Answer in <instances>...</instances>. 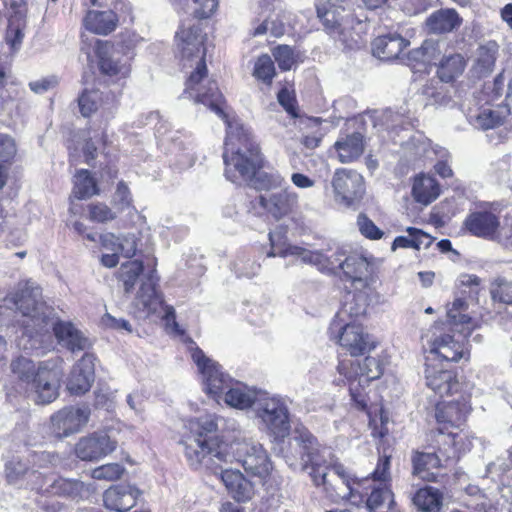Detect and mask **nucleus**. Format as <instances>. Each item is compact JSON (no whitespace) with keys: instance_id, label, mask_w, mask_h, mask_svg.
I'll list each match as a JSON object with an SVG mask.
<instances>
[{"instance_id":"obj_26","label":"nucleus","mask_w":512,"mask_h":512,"mask_svg":"<svg viewBox=\"0 0 512 512\" xmlns=\"http://www.w3.org/2000/svg\"><path fill=\"white\" fill-rule=\"evenodd\" d=\"M5 5L13 10V14L9 17L5 39L11 50H15L20 46L24 37L26 9L23 0H5Z\"/></svg>"},{"instance_id":"obj_58","label":"nucleus","mask_w":512,"mask_h":512,"mask_svg":"<svg viewBox=\"0 0 512 512\" xmlns=\"http://www.w3.org/2000/svg\"><path fill=\"white\" fill-rule=\"evenodd\" d=\"M123 467L118 463H110L100 467L95 468L92 471V478L98 480H108L113 481L117 480L123 474Z\"/></svg>"},{"instance_id":"obj_41","label":"nucleus","mask_w":512,"mask_h":512,"mask_svg":"<svg viewBox=\"0 0 512 512\" xmlns=\"http://www.w3.org/2000/svg\"><path fill=\"white\" fill-rule=\"evenodd\" d=\"M426 25L433 33H446L459 25V17L453 9H442L431 14L426 20Z\"/></svg>"},{"instance_id":"obj_34","label":"nucleus","mask_w":512,"mask_h":512,"mask_svg":"<svg viewBox=\"0 0 512 512\" xmlns=\"http://www.w3.org/2000/svg\"><path fill=\"white\" fill-rule=\"evenodd\" d=\"M413 475L427 482H435L437 474L433 469L441 465L440 456L436 453L415 452L412 456Z\"/></svg>"},{"instance_id":"obj_60","label":"nucleus","mask_w":512,"mask_h":512,"mask_svg":"<svg viewBox=\"0 0 512 512\" xmlns=\"http://www.w3.org/2000/svg\"><path fill=\"white\" fill-rule=\"evenodd\" d=\"M194 8L192 14L199 19L209 18L218 7V0H192Z\"/></svg>"},{"instance_id":"obj_10","label":"nucleus","mask_w":512,"mask_h":512,"mask_svg":"<svg viewBox=\"0 0 512 512\" xmlns=\"http://www.w3.org/2000/svg\"><path fill=\"white\" fill-rule=\"evenodd\" d=\"M95 52L99 61L100 71L117 79L127 78L131 73L132 51H124L122 45H114L108 41H96Z\"/></svg>"},{"instance_id":"obj_4","label":"nucleus","mask_w":512,"mask_h":512,"mask_svg":"<svg viewBox=\"0 0 512 512\" xmlns=\"http://www.w3.org/2000/svg\"><path fill=\"white\" fill-rule=\"evenodd\" d=\"M221 117L227 124L223 160L227 180L237 185L250 183L263 167V155L254 136L239 120Z\"/></svg>"},{"instance_id":"obj_30","label":"nucleus","mask_w":512,"mask_h":512,"mask_svg":"<svg viewBox=\"0 0 512 512\" xmlns=\"http://www.w3.org/2000/svg\"><path fill=\"white\" fill-rule=\"evenodd\" d=\"M409 44L398 34H388L377 37L372 43L373 55L382 60H393L399 57Z\"/></svg>"},{"instance_id":"obj_23","label":"nucleus","mask_w":512,"mask_h":512,"mask_svg":"<svg viewBox=\"0 0 512 512\" xmlns=\"http://www.w3.org/2000/svg\"><path fill=\"white\" fill-rule=\"evenodd\" d=\"M297 202L298 195L286 186L277 192L267 193L259 197L260 206L276 219L292 212Z\"/></svg>"},{"instance_id":"obj_43","label":"nucleus","mask_w":512,"mask_h":512,"mask_svg":"<svg viewBox=\"0 0 512 512\" xmlns=\"http://www.w3.org/2000/svg\"><path fill=\"white\" fill-rule=\"evenodd\" d=\"M406 231L408 236H398L395 238L392 243V250L397 248H428L433 242L432 237L420 229L408 227Z\"/></svg>"},{"instance_id":"obj_17","label":"nucleus","mask_w":512,"mask_h":512,"mask_svg":"<svg viewBox=\"0 0 512 512\" xmlns=\"http://www.w3.org/2000/svg\"><path fill=\"white\" fill-rule=\"evenodd\" d=\"M117 442L103 432L84 437L76 444L75 453L84 461H96L116 449Z\"/></svg>"},{"instance_id":"obj_19","label":"nucleus","mask_w":512,"mask_h":512,"mask_svg":"<svg viewBox=\"0 0 512 512\" xmlns=\"http://www.w3.org/2000/svg\"><path fill=\"white\" fill-rule=\"evenodd\" d=\"M424 377L426 386L439 397L458 391L459 383L455 374L437 363H426Z\"/></svg>"},{"instance_id":"obj_20","label":"nucleus","mask_w":512,"mask_h":512,"mask_svg":"<svg viewBox=\"0 0 512 512\" xmlns=\"http://www.w3.org/2000/svg\"><path fill=\"white\" fill-rule=\"evenodd\" d=\"M95 356L85 353L73 366L67 388L72 394L80 395L90 390L95 380Z\"/></svg>"},{"instance_id":"obj_45","label":"nucleus","mask_w":512,"mask_h":512,"mask_svg":"<svg viewBox=\"0 0 512 512\" xmlns=\"http://www.w3.org/2000/svg\"><path fill=\"white\" fill-rule=\"evenodd\" d=\"M465 66L466 62L462 55L452 54L441 60L437 74L441 81L450 82L463 73Z\"/></svg>"},{"instance_id":"obj_40","label":"nucleus","mask_w":512,"mask_h":512,"mask_svg":"<svg viewBox=\"0 0 512 512\" xmlns=\"http://www.w3.org/2000/svg\"><path fill=\"white\" fill-rule=\"evenodd\" d=\"M446 430L439 429L440 439L437 440L439 444L449 446L450 448H439V453L446 459H454L459 454L466 452L470 449V442L466 441L465 436L461 433H453Z\"/></svg>"},{"instance_id":"obj_42","label":"nucleus","mask_w":512,"mask_h":512,"mask_svg":"<svg viewBox=\"0 0 512 512\" xmlns=\"http://www.w3.org/2000/svg\"><path fill=\"white\" fill-rule=\"evenodd\" d=\"M413 504L421 512H439L442 507V494L438 489L427 486L419 489L412 498Z\"/></svg>"},{"instance_id":"obj_51","label":"nucleus","mask_w":512,"mask_h":512,"mask_svg":"<svg viewBox=\"0 0 512 512\" xmlns=\"http://www.w3.org/2000/svg\"><path fill=\"white\" fill-rule=\"evenodd\" d=\"M142 271L143 264L138 260L128 261L121 265L118 272L119 279L123 282L126 293L131 292Z\"/></svg>"},{"instance_id":"obj_55","label":"nucleus","mask_w":512,"mask_h":512,"mask_svg":"<svg viewBox=\"0 0 512 512\" xmlns=\"http://www.w3.org/2000/svg\"><path fill=\"white\" fill-rule=\"evenodd\" d=\"M436 50V43L432 40H426L421 47L409 52L408 60L424 65L430 64L434 59Z\"/></svg>"},{"instance_id":"obj_31","label":"nucleus","mask_w":512,"mask_h":512,"mask_svg":"<svg viewBox=\"0 0 512 512\" xmlns=\"http://www.w3.org/2000/svg\"><path fill=\"white\" fill-rule=\"evenodd\" d=\"M225 394L224 401L230 407L244 410L249 407H255L260 395L254 390L240 383H233L231 379L230 386L223 392Z\"/></svg>"},{"instance_id":"obj_3","label":"nucleus","mask_w":512,"mask_h":512,"mask_svg":"<svg viewBox=\"0 0 512 512\" xmlns=\"http://www.w3.org/2000/svg\"><path fill=\"white\" fill-rule=\"evenodd\" d=\"M295 440L301 446L302 470L308 472L317 486H323L329 493L341 499H347L354 506L363 505L360 492V480L352 478L340 463L328 464L325 450L320 448L317 439L307 430L297 431Z\"/></svg>"},{"instance_id":"obj_61","label":"nucleus","mask_w":512,"mask_h":512,"mask_svg":"<svg viewBox=\"0 0 512 512\" xmlns=\"http://www.w3.org/2000/svg\"><path fill=\"white\" fill-rule=\"evenodd\" d=\"M357 225L361 234L366 238L376 240L383 236V232L366 215L358 216Z\"/></svg>"},{"instance_id":"obj_52","label":"nucleus","mask_w":512,"mask_h":512,"mask_svg":"<svg viewBox=\"0 0 512 512\" xmlns=\"http://www.w3.org/2000/svg\"><path fill=\"white\" fill-rule=\"evenodd\" d=\"M250 183H252L257 189L267 191L278 188L281 189L286 184L284 177L281 176L279 172H260V170Z\"/></svg>"},{"instance_id":"obj_12","label":"nucleus","mask_w":512,"mask_h":512,"mask_svg":"<svg viewBox=\"0 0 512 512\" xmlns=\"http://www.w3.org/2000/svg\"><path fill=\"white\" fill-rule=\"evenodd\" d=\"M332 187L336 201L347 207L359 201L365 192L362 175L355 170L344 168L335 171Z\"/></svg>"},{"instance_id":"obj_1","label":"nucleus","mask_w":512,"mask_h":512,"mask_svg":"<svg viewBox=\"0 0 512 512\" xmlns=\"http://www.w3.org/2000/svg\"><path fill=\"white\" fill-rule=\"evenodd\" d=\"M189 434L182 441L185 456L190 466L198 468L209 457L219 463H240L244 470L254 476L264 478L272 467L268 454L257 441L238 437L230 443L220 441L216 436L217 417L205 415L188 423Z\"/></svg>"},{"instance_id":"obj_57","label":"nucleus","mask_w":512,"mask_h":512,"mask_svg":"<svg viewBox=\"0 0 512 512\" xmlns=\"http://www.w3.org/2000/svg\"><path fill=\"white\" fill-rule=\"evenodd\" d=\"M272 55L281 70H290L295 63L294 52L288 45H279L275 47L272 50Z\"/></svg>"},{"instance_id":"obj_7","label":"nucleus","mask_w":512,"mask_h":512,"mask_svg":"<svg viewBox=\"0 0 512 512\" xmlns=\"http://www.w3.org/2000/svg\"><path fill=\"white\" fill-rule=\"evenodd\" d=\"M6 302L12 303L17 310L25 317H28L31 323L25 324V333H32L29 328L35 329V333L45 336L49 330V318L51 310L42 301L41 288L31 281L20 282L15 292L10 293ZM33 337L32 334H29Z\"/></svg>"},{"instance_id":"obj_32","label":"nucleus","mask_w":512,"mask_h":512,"mask_svg":"<svg viewBox=\"0 0 512 512\" xmlns=\"http://www.w3.org/2000/svg\"><path fill=\"white\" fill-rule=\"evenodd\" d=\"M469 232L479 237H491L499 227L498 218L491 212H474L465 220Z\"/></svg>"},{"instance_id":"obj_25","label":"nucleus","mask_w":512,"mask_h":512,"mask_svg":"<svg viewBox=\"0 0 512 512\" xmlns=\"http://www.w3.org/2000/svg\"><path fill=\"white\" fill-rule=\"evenodd\" d=\"M343 261L341 271L346 279L361 287H367L373 274L369 259L361 254L348 252Z\"/></svg>"},{"instance_id":"obj_5","label":"nucleus","mask_w":512,"mask_h":512,"mask_svg":"<svg viewBox=\"0 0 512 512\" xmlns=\"http://www.w3.org/2000/svg\"><path fill=\"white\" fill-rule=\"evenodd\" d=\"M11 370L18 380L19 391L36 404H49L58 398L60 378L46 362L36 364L21 356L11 362Z\"/></svg>"},{"instance_id":"obj_48","label":"nucleus","mask_w":512,"mask_h":512,"mask_svg":"<svg viewBox=\"0 0 512 512\" xmlns=\"http://www.w3.org/2000/svg\"><path fill=\"white\" fill-rule=\"evenodd\" d=\"M73 194L77 199H86L98 194L96 182L88 170H79L75 175Z\"/></svg>"},{"instance_id":"obj_44","label":"nucleus","mask_w":512,"mask_h":512,"mask_svg":"<svg viewBox=\"0 0 512 512\" xmlns=\"http://www.w3.org/2000/svg\"><path fill=\"white\" fill-rule=\"evenodd\" d=\"M509 104L497 105L482 109L476 118V123L484 130L501 125L510 114Z\"/></svg>"},{"instance_id":"obj_59","label":"nucleus","mask_w":512,"mask_h":512,"mask_svg":"<svg viewBox=\"0 0 512 512\" xmlns=\"http://www.w3.org/2000/svg\"><path fill=\"white\" fill-rule=\"evenodd\" d=\"M229 492L237 501L246 502L253 497L254 487L253 484L243 475L241 477V481L236 482V484Z\"/></svg>"},{"instance_id":"obj_37","label":"nucleus","mask_w":512,"mask_h":512,"mask_svg":"<svg viewBox=\"0 0 512 512\" xmlns=\"http://www.w3.org/2000/svg\"><path fill=\"white\" fill-rule=\"evenodd\" d=\"M412 195L416 202L428 205L440 195V186L434 177L421 174L414 178Z\"/></svg>"},{"instance_id":"obj_53","label":"nucleus","mask_w":512,"mask_h":512,"mask_svg":"<svg viewBox=\"0 0 512 512\" xmlns=\"http://www.w3.org/2000/svg\"><path fill=\"white\" fill-rule=\"evenodd\" d=\"M275 74V65L271 56L268 54L259 56L254 65L253 75L264 83L270 84Z\"/></svg>"},{"instance_id":"obj_15","label":"nucleus","mask_w":512,"mask_h":512,"mask_svg":"<svg viewBox=\"0 0 512 512\" xmlns=\"http://www.w3.org/2000/svg\"><path fill=\"white\" fill-rule=\"evenodd\" d=\"M363 505L369 512H392L396 502L390 485L373 484L370 480H360V492Z\"/></svg>"},{"instance_id":"obj_33","label":"nucleus","mask_w":512,"mask_h":512,"mask_svg":"<svg viewBox=\"0 0 512 512\" xmlns=\"http://www.w3.org/2000/svg\"><path fill=\"white\" fill-rule=\"evenodd\" d=\"M490 293L494 301L506 305L505 312L499 310L501 321L506 328L512 327V283L498 277L493 281Z\"/></svg>"},{"instance_id":"obj_2","label":"nucleus","mask_w":512,"mask_h":512,"mask_svg":"<svg viewBox=\"0 0 512 512\" xmlns=\"http://www.w3.org/2000/svg\"><path fill=\"white\" fill-rule=\"evenodd\" d=\"M204 40L205 36L198 24L183 23L176 33V47L184 66L196 65L186 81L185 94L192 97L196 103L208 106L219 117H225L223 96L217 83L207 77Z\"/></svg>"},{"instance_id":"obj_8","label":"nucleus","mask_w":512,"mask_h":512,"mask_svg":"<svg viewBox=\"0 0 512 512\" xmlns=\"http://www.w3.org/2000/svg\"><path fill=\"white\" fill-rule=\"evenodd\" d=\"M258 429L273 438L282 441L290 434V413L286 402L276 396L260 394L254 407Z\"/></svg>"},{"instance_id":"obj_9","label":"nucleus","mask_w":512,"mask_h":512,"mask_svg":"<svg viewBox=\"0 0 512 512\" xmlns=\"http://www.w3.org/2000/svg\"><path fill=\"white\" fill-rule=\"evenodd\" d=\"M189 351L193 362L198 368L203 390L212 398L218 400L224 390L230 386L231 377L222 371L221 366L190 340Z\"/></svg>"},{"instance_id":"obj_24","label":"nucleus","mask_w":512,"mask_h":512,"mask_svg":"<svg viewBox=\"0 0 512 512\" xmlns=\"http://www.w3.org/2000/svg\"><path fill=\"white\" fill-rule=\"evenodd\" d=\"M140 491L129 484H118L108 488L103 494V502L107 509L126 512L136 505Z\"/></svg>"},{"instance_id":"obj_63","label":"nucleus","mask_w":512,"mask_h":512,"mask_svg":"<svg viewBox=\"0 0 512 512\" xmlns=\"http://www.w3.org/2000/svg\"><path fill=\"white\" fill-rule=\"evenodd\" d=\"M260 265L250 259H239L234 264V270L237 277L252 278L258 274Z\"/></svg>"},{"instance_id":"obj_62","label":"nucleus","mask_w":512,"mask_h":512,"mask_svg":"<svg viewBox=\"0 0 512 512\" xmlns=\"http://www.w3.org/2000/svg\"><path fill=\"white\" fill-rule=\"evenodd\" d=\"M90 219L96 222H106L115 219V213L105 204L96 203L89 206Z\"/></svg>"},{"instance_id":"obj_14","label":"nucleus","mask_w":512,"mask_h":512,"mask_svg":"<svg viewBox=\"0 0 512 512\" xmlns=\"http://www.w3.org/2000/svg\"><path fill=\"white\" fill-rule=\"evenodd\" d=\"M324 25L331 34H338L339 40L349 49H359L364 44L361 36L363 22L355 19L353 15H347L343 23L334 21V13L331 11L319 14Z\"/></svg>"},{"instance_id":"obj_35","label":"nucleus","mask_w":512,"mask_h":512,"mask_svg":"<svg viewBox=\"0 0 512 512\" xmlns=\"http://www.w3.org/2000/svg\"><path fill=\"white\" fill-rule=\"evenodd\" d=\"M118 24V17L115 12L107 11H89L84 18V26L87 30L99 34L107 35L114 31Z\"/></svg>"},{"instance_id":"obj_54","label":"nucleus","mask_w":512,"mask_h":512,"mask_svg":"<svg viewBox=\"0 0 512 512\" xmlns=\"http://www.w3.org/2000/svg\"><path fill=\"white\" fill-rule=\"evenodd\" d=\"M391 457L384 455L379 458L376 468L370 476L361 478L360 480H370L373 484L384 483L391 486Z\"/></svg>"},{"instance_id":"obj_38","label":"nucleus","mask_w":512,"mask_h":512,"mask_svg":"<svg viewBox=\"0 0 512 512\" xmlns=\"http://www.w3.org/2000/svg\"><path fill=\"white\" fill-rule=\"evenodd\" d=\"M334 147L342 163H349L359 158L364 151L363 136L359 132L339 138Z\"/></svg>"},{"instance_id":"obj_13","label":"nucleus","mask_w":512,"mask_h":512,"mask_svg":"<svg viewBox=\"0 0 512 512\" xmlns=\"http://www.w3.org/2000/svg\"><path fill=\"white\" fill-rule=\"evenodd\" d=\"M89 415L87 407H64L51 415V432L58 438L78 433L87 424Z\"/></svg>"},{"instance_id":"obj_29","label":"nucleus","mask_w":512,"mask_h":512,"mask_svg":"<svg viewBox=\"0 0 512 512\" xmlns=\"http://www.w3.org/2000/svg\"><path fill=\"white\" fill-rule=\"evenodd\" d=\"M369 306L368 295L364 291L349 293L342 308L335 316L332 325H341L347 318L357 319L366 314Z\"/></svg>"},{"instance_id":"obj_47","label":"nucleus","mask_w":512,"mask_h":512,"mask_svg":"<svg viewBox=\"0 0 512 512\" xmlns=\"http://www.w3.org/2000/svg\"><path fill=\"white\" fill-rule=\"evenodd\" d=\"M51 492L75 499L87 496L89 494V488L83 482L59 478L51 485Z\"/></svg>"},{"instance_id":"obj_36","label":"nucleus","mask_w":512,"mask_h":512,"mask_svg":"<svg viewBox=\"0 0 512 512\" xmlns=\"http://www.w3.org/2000/svg\"><path fill=\"white\" fill-rule=\"evenodd\" d=\"M101 243L106 250L118 252L125 258L133 257L137 251V238L131 233L120 236L107 233L101 236Z\"/></svg>"},{"instance_id":"obj_49","label":"nucleus","mask_w":512,"mask_h":512,"mask_svg":"<svg viewBox=\"0 0 512 512\" xmlns=\"http://www.w3.org/2000/svg\"><path fill=\"white\" fill-rule=\"evenodd\" d=\"M337 369L339 374L343 375L348 381L349 391L353 401L361 409H365L367 407V400L365 394L360 389L365 382H359V377L356 378L352 373H348V364L346 362H340Z\"/></svg>"},{"instance_id":"obj_18","label":"nucleus","mask_w":512,"mask_h":512,"mask_svg":"<svg viewBox=\"0 0 512 512\" xmlns=\"http://www.w3.org/2000/svg\"><path fill=\"white\" fill-rule=\"evenodd\" d=\"M464 356L463 343L450 334H443L430 340L429 356L426 363H436L438 360L457 362Z\"/></svg>"},{"instance_id":"obj_56","label":"nucleus","mask_w":512,"mask_h":512,"mask_svg":"<svg viewBox=\"0 0 512 512\" xmlns=\"http://www.w3.org/2000/svg\"><path fill=\"white\" fill-rule=\"evenodd\" d=\"M100 100L101 94L98 90H85L78 99L81 114L90 116L98 109Z\"/></svg>"},{"instance_id":"obj_46","label":"nucleus","mask_w":512,"mask_h":512,"mask_svg":"<svg viewBox=\"0 0 512 512\" xmlns=\"http://www.w3.org/2000/svg\"><path fill=\"white\" fill-rule=\"evenodd\" d=\"M498 53L496 42H488L480 46L476 52L474 69L479 75H485L492 71Z\"/></svg>"},{"instance_id":"obj_64","label":"nucleus","mask_w":512,"mask_h":512,"mask_svg":"<svg viewBox=\"0 0 512 512\" xmlns=\"http://www.w3.org/2000/svg\"><path fill=\"white\" fill-rule=\"evenodd\" d=\"M132 198L129 188L124 182H119L113 197V203L120 210H124L131 205Z\"/></svg>"},{"instance_id":"obj_50","label":"nucleus","mask_w":512,"mask_h":512,"mask_svg":"<svg viewBox=\"0 0 512 512\" xmlns=\"http://www.w3.org/2000/svg\"><path fill=\"white\" fill-rule=\"evenodd\" d=\"M457 293L475 299L482 289V280L475 274L462 273L456 280Z\"/></svg>"},{"instance_id":"obj_39","label":"nucleus","mask_w":512,"mask_h":512,"mask_svg":"<svg viewBox=\"0 0 512 512\" xmlns=\"http://www.w3.org/2000/svg\"><path fill=\"white\" fill-rule=\"evenodd\" d=\"M343 362L348 364V373H352L356 378L359 377V382L368 383L383 374L381 362L374 357H366L362 363L352 360H344Z\"/></svg>"},{"instance_id":"obj_27","label":"nucleus","mask_w":512,"mask_h":512,"mask_svg":"<svg viewBox=\"0 0 512 512\" xmlns=\"http://www.w3.org/2000/svg\"><path fill=\"white\" fill-rule=\"evenodd\" d=\"M52 327L58 343L69 351H82L90 346L88 338L71 322L58 321Z\"/></svg>"},{"instance_id":"obj_28","label":"nucleus","mask_w":512,"mask_h":512,"mask_svg":"<svg viewBox=\"0 0 512 512\" xmlns=\"http://www.w3.org/2000/svg\"><path fill=\"white\" fill-rule=\"evenodd\" d=\"M467 296H463L456 292L454 301L447 307V317L453 328L461 326L458 330L459 334L464 338L468 337L474 328L472 318L465 312L468 309Z\"/></svg>"},{"instance_id":"obj_6","label":"nucleus","mask_w":512,"mask_h":512,"mask_svg":"<svg viewBox=\"0 0 512 512\" xmlns=\"http://www.w3.org/2000/svg\"><path fill=\"white\" fill-rule=\"evenodd\" d=\"M269 240L271 250L267 254L268 257L295 256L300 258L303 263L312 264L320 271L332 275H336L341 271L344 257L348 254L345 246L336 243L313 251L300 246L290 245L286 242L282 232L277 230L269 233Z\"/></svg>"},{"instance_id":"obj_22","label":"nucleus","mask_w":512,"mask_h":512,"mask_svg":"<svg viewBox=\"0 0 512 512\" xmlns=\"http://www.w3.org/2000/svg\"><path fill=\"white\" fill-rule=\"evenodd\" d=\"M341 330L339 336V344L351 356L363 355L373 348L370 337L364 332L361 325L355 323H343L341 325H334Z\"/></svg>"},{"instance_id":"obj_11","label":"nucleus","mask_w":512,"mask_h":512,"mask_svg":"<svg viewBox=\"0 0 512 512\" xmlns=\"http://www.w3.org/2000/svg\"><path fill=\"white\" fill-rule=\"evenodd\" d=\"M134 308L138 318H147L164 310L167 323L172 319L175 329H178V324L175 322V311L173 307L163 305L162 295L156 289V280L153 274L142 282L134 301Z\"/></svg>"},{"instance_id":"obj_16","label":"nucleus","mask_w":512,"mask_h":512,"mask_svg":"<svg viewBox=\"0 0 512 512\" xmlns=\"http://www.w3.org/2000/svg\"><path fill=\"white\" fill-rule=\"evenodd\" d=\"M469 397L459 395L451 401H441L436 404L435 418L442 425L439 429L448 430V427L459 428L470 413Z\"/></svg>"},{"instance_id":"obj_21","label":"nucleus","mask_w":512,"mask_h":512,"mask_svg":"<svg viewBox=\"0 0 512 512\" xmlns=\"http://www.w3.org/2000/svg\"><path fill=\"white\" fill-rule=\"evenodd\" d=\"M5 477L9 484L22 487L24 483L32 487L39 484L38 473L31 466V459L27 456H13L5 464Z\"/></svg>"}]
</instances>
